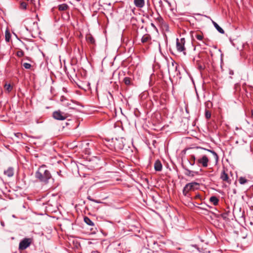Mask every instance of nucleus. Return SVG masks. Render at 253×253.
<instances>
[{"mask_svg":"<svg viewBox=\"0 0 253 253\" xmlns=\"http://www.w3.org/2000/svg\"><path fill=\"white\" fill-rule=\"evenodd\" d=\"M238 181L240 184L243 185L245 184L248 182V180L245 177H239Z\"/></svg>","mask_w":253,"mask_h":253,"instance_id":"b1692460","label":"nucleus"},{"mask_svg":"<svg viewBox=\"0 0 253 253\" xmlns=\"http://www.w3.org/2000/svg\"><path fill=\"white\" fill-rule=\"evenodd\" d=\"M251 117L253 119V110L251 111Z\"/></svg>","mask_w":253,"mask_h":253,"instance_id":"c9c22d12","label":"nucleus"},{"mask_svg":"<svg viewBox=\"0 0 253 253\" xmlns=\"http://www.w3.org/2000/svg\"><path fill=\"white\" fill-rule=\"evenodd\" d=\"M200 184L196 182H192L185 185L183 189V194L186 197H190V191H194L199 188Z\"/></svg>","mask_w":253,"mask_h":253,"instance_id":"7ed1b4c3","label":"nucleus"},{"mask_svg":"<svg viewBox=\"0 0 253 253\" xmlns=\"http://www.w3.org/2000/svg\"><path fill=\"white\" fill-rule=\"evenodd\" d=\"M84 221L88 225L94 226V223L90 220V219L87 217H84Z\"/></svg>","mask_w":253,"mask_h":253,"instance_id":"aec40b11","label":"nucleus"},{"mask_svg":"<svg viewBox=\"0 0 253 253\" xmlns=\"http://www.w3.org/2000/svg\"><path fill=\"white\" fill-rule=\"evenodd\" d=\"M185 43V40L184 38H181L180 40L176 39V49L179 52H183L184 55L186 54Z\"/></svg>","mask_w":253,"mask_h":253,"instance_id":"423d86ee","label":"nucleus"},{"mask_svg":"<svg viewBox=\"0 0 253 253\" xmlns=\"http://www.w3.org/2000/svg\"><path fill=\"white\" fill-rule=\"evenodd\" d=\"M87 199L89 200V201L94 202L96 203H101V202L100 201H98V200L92 199L90 196H88L87 197Z\"/></svg>","mask_w":253,"mask_h":253,"instance_id":"c756f323","label":"nucleus"},{"mask_svg":"<svg viewBox=\"0 0 253 253\" xmlns=\"http://www.w3.org/2000/svg\"><path fill=\"white\" fill-rule=\"evenodd\" d=\"M5 90L8 92L9 93L11 91L13 86L10 84H5L4 86Z\"/></svg>","mask_w":253,"mask_h":253,"instance_id":"4be33fe9","label":"nucleus"},{"mask_svg":"<svg viewBox=\"0 0 253 253\" xmlns=\"http://www.w3.org/2000/svg\"><path fill=\"white\" fill-rule=\"evenodd\" d=\"M35 177L40 182L44 184L48 183L49 180L52 178L51 174L45 165H42L38 168L35 173Z\"/></svg>","mask_w":253,"mask_h":253,"instance_id":"f03ea898","label":"nucleus"},{"mask_svg":"<svg viewBox=\"0 0 253 253\" xmlns=\"http://www.w3.org/2000/svg\"><path fill=\"white\" fill-rule=\"evenodd\" d=\"M32 242V238H24L19 243V250L22 251L25 250L31 245Z\"/></svg>","mask_w":253,"mask_h":253,"instance_id":"20e7f679","label":"nucleus"},{"mask_svg":"<svg viewBox=\"0 0 253 253\" xmlns=\"http://www.w3.org/2000/svg\"><path fill=\"white\" fill-rule=\"evenodd\" d=\"M123 82L126 85H129L131 84V79L129 77H126L124 78Z\"/></svg>","mask_w":253,"mask_h":253,"instance_id":"412c9836","label":"nucleus"},{"mask_svg":"<svg viewBox=\"0 0 253 253\" xmlns=\"http://www.w3.org/2000/svg\"><path fill=\"white\" fill-rule=\"evenodd\" d=\"M229 74L230 75H234V71L233 70H229Z\"/></svg>","mask_w":253,"mask_h":253,"instance_id":"72a5a7b5","label":"nucleus"},{"mask_svg":"<svg viewBox=\"0 0 253 253\" xmlns=\"http://www.w3.org/2000/svg\"><path fill=\"white\" fill-rule=\"evenodd\" d=\"M151 26H152V27H153V28H154L155 29H156V26H155V25L154 24V23H152L151 24Z\"/></svg>","mask_w":253,"mask_h":253,"instance_id":"f704fd0d","label":"nucleus"},{"mask_svg":"<svg viewBox=\"0 0 253 253\" xmlns=\"http://www.w3.org/2000/svg\"><path fill=\"white\" fill-rule=\"evenodd\" d=\"M71 105V104H68L67 106L69 107L70 109H75V108L74 107H72V106H70Z\"/></svg>","mask_w":253,"mask_h":253,"instance_id":"2f4dec72","label":"nucleus"},{"mask_svg":"<svg viewBox=\"0 0 253 253\" xmlns=\"http://www.w3.org/2000/svg\"><path fill=\"white\" fill-rule=\"evenodd\" d=\"M159 3H160V5H162V1L161 0H160V1H159Z\"/></svg>","mask_w":253,"mask_h":253,"instance_id":"e433bc0d","label":"nucleus"},{"mask_svg":"<svg viewBox=\"0 0 253 253\" xmlns=\"http://www.w3.org/2000/svg\"><path fill=\"white\" fill-rule=\"evenodd\" d=\"M195 37L200 41L202 42L203 43H205L204 41V36L203 34L200 32H196L195 34Z\"/></svg>","mask_w":253,"mask_h":253,"instance_id":"2eb2a0df","label":"nucleus"},{"mask_svg":"<svg viewBox=\"0 0 253 253\" xmlns=\"http://www.w3.org/2000/svg\"><path fill=\"white\" fill-rule=\"evenodd\" d=\"M86 40L89 44L93 45H95V40L93 36L90 34H88L86 36Z\"/></svg>","mask_w":253,"mask_h":253,"instance_id":"ddd939ff","label":"nucleus"},{"mask_svg":"<svg viewBox=\"0 0 253 253\" xmlns=\"http://www.w3.org/2000/svg\"><path fill=\"white\" fill-rule=\"evenodd\" d=\"M182 168L185 169V174L188 176H194V172L190 170V169H188L187 168H186L184 166L182 165Z\"/></svg>","mask_w":253,"mask_h":253,"instance_id":"dca6fc26","label":"nucleus"},{"mask_svg":"<svg viewBox=\"0 0 253 253\" xmlns=\"http://www.w3.org/2000/svg\"><path fill=\"white\" fill-rule=\"evenodd\" d=\"M5 41L6 42H9V40H10V34L9 32H8L7 31H6L5 32Z\"/></svg>","mask_w":253,"mask_h":253,"instance_id":"c85d7f7f","label":"nucleus"},{"mask_svg":"<svg viewBox=\"0 0 253 253\" xmlns=\"http://www.w3.org/2000/svg\"><path fill=\"white\" fill-rule=\"evenodd\" d=\"M154 19L157 21L158 24L160 26H162L164 25L165 22L163 18L161 17V16L159 14L157 13L155 17H154Z\"/></svg>","mask_w":253,"mask_h":253,"instance_id":"9d476101","label":"nucleus"},{"mask_svg":"<svg viewBox=\"0 0 253 253\" xmlns=\"http://www.w3.org/2000/svg\"><path fill=\"white\" fill-rule=\"evenodd\" d=\"M212 23L215 28L221 34H224V31L214 21H212Z\"/></svg>","mask_w":253,"mask_h":253,"instance_id":"a211bd4d","label":"nucleus"},{"mask_svg":"<svg viewBox=\"0 0 253 253\" xmlns=\"http://www.w3.org/2000/svg\"><path fill=\"white\" fill-rule=\"evenodd\" d=\"M198 68H199L200 70H203V69H204V68L202 65H199V66H198Z\"/></svg>","mask_w":253,"mask_h":253,"instance_id":"473e14b6","label":"nucleus"},{"mask_svg":"<svg viewBox=\"0 0 253 253\" xmlns=\"http://www.w3.org/2000/svg\"><path fill=\"white\" fill-rule=\"evenodd\" d=\"M69 8L68 5L66 3H63L58 5V9L60 11H64Z\"/></svg>","mask_w":253,"mask_h":253,"instance_id":"6ab92c4d","label":"nucleus"},{"mask_svg":"<svg viewBox=\"0 0 253 253\" xmlns=\"http://www.w3.org/2000/svg\"><path fill=\"white\" fill-rule=\"evenodd\" d=\"M210 202L212 203L214 206H216L218 205L219 202V199L216 196H211L210 197Z\"/></svg>","mask_w":253,"mask_h":253,"instance_id":"f3484780","label":"nucleus"},{"mask_svg":"<svg viewBox=\"0 0 253 253\" xmlns=\"http://www.w3.org/2000/svg\"><path fill=\"white\" fill-rule=\"evenodd\" d=\"M152 14H153V12H152V14H151V15L152 16Z\"/></svg>","mask_w":253,"mask_h":253,"instance_id":"4c0bfd02","label":"nucleus"},{"mask_svg":"<svg viewBox=\"0 0 253 253\" xmlns=\"http://www.w3.org/2000/svg\"><path fill=\"white\" fill-rule=\"evenodd\" d=\"M189 164L191 166H194L196 163V157L194 155L190 156V160L189 161Z\"/></svg>","mask_w":253,"mask_h":253,"instance_id":"5701e85b","label":"nucleus"},{"mask_svg":"<svg viewBox=\"0 0 253 253\" xmlns=\"http://www.w3.org/2000/svg\"><path fill=\"white\" fill-rule=\"evenodd\" d=\"M205 117L207 119H209L211 117V113L207 109L205 110Z\"/></svg>","mask_w":253,"mask_h":253,"instance_id":"a878e982","label":"nucleus"},{"mask_svg":"<svg viewBox=\"0 0 253 253\" xmlns=\"http://www.w3.org/2000/svg\"><path fill=\"white\" fill-rule=\"evenodd\" d=\"M27 4L26 2L21 1L20 4V8L21 9L25 10L27 8Z\"/></svg>","mask_w":253,"mask_h":253,"instance_id":"393cba45","label":"nucleus"},{"mask_svg":"<svg viewBox=\"0 0 253 253\" xmlns=\"http://www.w3.org/2000/svg\"><path fill=\"white\" fill-rule=\"evenodd\" d=\"M52 116L55 119L58 120H64L68 117V115L66 114L59 110L54 112Z\"/></svg>","mask_w":253,"mask_h":253,"instance_id":"0eeeda50","label":"nucleus"},{"mask_svg":"<svg viewBox=\"0 0 253 253\" xmlns=\"http://www.w3.org/2000/svg\"><path fill=\"white\" fill-rule=\"evenodd\" d=\"M151 41V36L148 34H144L141 39V42L143 44H150Z\"/></svg>","mask_w":253,"mask_h":253,"instance_id":"1a4fd4ad","label":"nucleus"},{"mask_svg":"<svg viewBox=\"0 0 253 253\" xmlns=\"http://www.w3.org/2000/svg\"><path fill=\"white\" fill-rule=\"evenodd\" d=\"M4 174L8 177H12L14 174V169L12 167L8 168L4 171Z\"/></svg>","mask_w":253,"mask_h":253,"instance_id":"9b49d317","label":"nucleus"},{"mask_svg":"<svg viewBox=\"0 0 253 253\" xmlns=\"http://www.w3.org/2000/svg\"><path fill=\"white\" fill-rule=\"evenodd\" d=\"M24 55V52L22 50H19L17 51L16 52V55L19 57H21L23 56Z\"/></svg>","mask_w":253,"mask_h":253,"instance_id":"bb28decb","label":"nucleus"},{"mask_svg":"<svg viewBox=\"0 0 253 253\" xmlns=\"http://www.w3.org/2000/svg\"><path fill=\"white\" fill-rule=\"evenodd\" d=\"M154 169L156 171H160L162 170V165L160 160H158L155 162Z\"/></svg>","mask_w":253,"mask_h":253,"instance_id":"4468645a","label":"nucleus"},{"mask_svg":"<svg viewBox=\"0 0 253 253\" xmlns=\"http://www.w3.org/2000/svg\"><path fill=\"white\" fill-rule=\"evenodd\" d=\"M134 4L137 8H142L145 4L144 0H134Z\"/></svg>","mask_w":253,"mask_h":253,"instance_id":"f8f14e48","label":"nucleus"},{"mask_svg":"<svg viewBox=\"0 0 253 253\" xmlns=\"http://www.w3.org/2000/svg\"><path fill=\"white\" fill-rule=\"evenodd\" d=\"M199 148L211 153L212 155L213 158L211 160L206 155H203L201 157L197 160L196 163L198 165L203 168H207L209 165V163L211 162H212L214 165H216L218 164L219 157L217 154L214 151L202 147H199Z\"/></svg>","mask_w":253,"mask_h":253,"instance_id":"f257e3e1","label":"nucleus"},{"mask_svg":"<svg viewBox=\"0 0 253 253\" xmlns=\"http://www.w3.org/2000/svg\"><path fill=\"white\" fill-rule=\"evenodd\" d=\"M227 170L224 169L221 171L220 175V178L224 182L230 184L231 180L229 178Z\"/></svg>","mask_w":253,"mask_h":253,"instance_id":"6e6552de","label":"nucleus"},{"mask_svg":"<svg viewBox=\"0 0 253 253\" xmlns=\"http://www.w3.org/2000/svg\"><path fill=\"white\" fill-rule=\"evenodd\" d=\"M200 198H201V195H200V194H197V195L195 196V197H194V198H195V199H200Z\"/></svg>","mask_w":253,"mask_h":253,"instance_id":"7c9ffc66","label":"nucleus"},{"mask_svg":"<svg viewBox=\"0 0 253 253\" xmlns=\"http://www.w3.org/2000/svg\"><path fill=\"white\" fill-rule=\"evenodd\" d=\"M22 66L26 69H29L31 67V65L28 63H24Z\"/></svg>","mask_w":253,"mask_h":253,"instance_id":"cd10ccee","label":"nucleus"},{"mask_svg":"<svg viewBox=\"0 0 253 253\" xmlns=\"http://www.w3.org/2000/svg\"><path fill=\"white\" fill-rule=\"evenodd\" d=\"M26 29L29 31H36L38 30V23L32 19H27L25 20Z\"/></svg>","mask_w":253,"mask_h":253,"instance_id":"39448f33","label":"nucleus"}]
</instances>
